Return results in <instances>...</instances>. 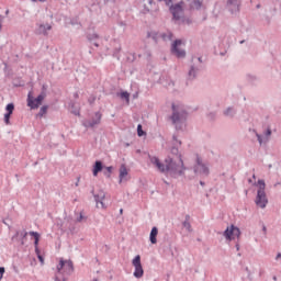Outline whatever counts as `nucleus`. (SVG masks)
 Masks as SVG:
<instances>
[{
    "mask_svg": "<svg viewBox=\"0 0 281 281\" xmlns=\"http://www.w3.org/2000/svg\"><path fill=\"white\" fill-rule=\"evenodd\" d=\"M172 111L173 114L171 116V120L173 124H177V122H183V120H186V113L179 114V106L172 104Z\"/></svg>",
    "mask_w": 281,
    "mask_h": 281,
    "instance_id": "nucleus-11",
    "label": "nucleus"
},
{
    "mask_svg": "<svg viewBox=\"0 0 281 281\" xmlns=\"http://www.w3.org/2000/svg\"><path fill=\"white\" fill-rule=\"evenodd\" d=\"M170 12H171L173 19H176V21H179V19H181V16L183 14V2L172 5L170 8Z\"/></svg>",
    "mask_w": 281,
    "mask_h": 281,
    "instance_id": "nucleus-10",
    "label": "nucleus"
},
{
    "mask_svg": "<svg viewBox=\"0 0 281 281\" xmlns=\"http://www.w3.org/2000/svg\"><path fill=\"white\" fill-rule=\"evenodd\" d=\"M189 76H194V68H191V70L189 71Z\"/></svg>",
    "mask_w": 281,
    "mask_h": 281,
    "instance_id": "nucleus-30",
    "label": "nucleus"
},
{
    "mask_svg": "<svg viewBox=\"0 0 281 281\" xmlns=\"http://www.w3.org/2000/svg\"><path fill=\"white\" fill-rule=\"evenodd\" d=\"M52 30V25L50 24H41L38 32L40 34H47V32Z\"/></svg>",
    "mask_w": 281,
    "mask_h": 281,
    "instance_id": "nucleus-19",
    "label": "nucleus"
},
{
    "mask_svg": "<svg viewBox=\"0 0 281 281\" xmlns=\"http://www.w3.org/2000/svg\"><path fill=\"white\" fill-rule=\"evenodd\" d=\"M121 98H122L123 100H126L127 104L131 103V94H130L128 92H122V93H121Z\"/></svg>",
    "mask_w": 281,
    "mask_h": 281,
    "instance_id": "nucleus-22",
    "label": "nucleus"
},
{
    "mask_svg": "<svg viewBox=\"0 0 281 281\" xmlns=\"http://www.w3.org/2000/svg\"><path fill=\"white\" fill-rule=\"evenodd\" d=\"M122 212H124V210L121 209V210H120V213L122 214Z\"/></svg>",
    "mask_w": 281,
    "mask_h": 281,
    "instance_id": "nucleus-37",
    "label": "nucleus"
},
{
    "mask_svg": "<svg viewBox=\"0 0 281 281\" xmlns=\"http://www.w3.org/2000/svg\"><path fill=\"white\" fill-rule=\"evenodd\" d=\"M194 170L199 175H210V169H207V167L203 164L201 158L196 159V165H195V169Z\"/></svg>",
    "mask_w": 281,
    "mask_h": 281,
    "instance_id": "nucleus-12",
    "label": "nucleus"
},
{
    "mask_svg": "<svg viewBox=\"0 0 281 281\" xmlns=\"http://www.w3.org/2000/svg\"><path fill=\"white\" fill-rule=\"evenodd\" d=\"M257 137H258L259 144H262V137L260 135H258V134H257Z\"/></svg>",
    "mask_w": 281,
    "mask_h": 281,
    "instance_id": "nucleus-31",
    "label": "nucleus"
},
{
    "mask_svg": "<svg viewBox=\"0 0 281 281\" xmlns=\"http://www.w3.org/2000/svg\"><path fill=\"white\" fill-rule=\"evenodd\" d=\"M181 47H183V42L181 40L175 41L171 45V54L177 58H186V50Z\"/></svg>",
    "mask_w": 281,
    "mask_h": 281,
    "instance_id": "nucleus-4",
    "label": "nucleus"
},
{
    "mask_svg": "<svg viewBox=\"0 0 281 281\" xmlns=\"http://www.w3.org/2000/svg\"><path fill=\"white\" fill-rule=\"evenodd\" d=\"M132 265L135 268L134 278H143L144 277V267H142V256L137 255L132 260Z\"/></svg>",
    "mask_w": 281,
    "mask_h": 281,
    "instance_id": "nucleus-6",
    "label": "nucleus"
},
{
    "mask_svg": "<svg viewBox=\"0 0 281 281\" xmlns=\"http://www.w3.org/2000/svg\"><path fill=\"white\" fill-rule=\"evenodd\" d=\"M33 3H36V1H40L41 3H45L47 0H31Z\"/></svg>",
    "mask_w": 281,
    "mask_h": 281,
    "instance_id": "nucleus-29",
    "label": "nucleus"
},
{
    "mask_svg": "<svg viewBox=\"0 0 281 281\" xmlns=\"http://www.w3.org/2000/svg\"><path fill=\"white\" fill-rule=\"evenodd\" d=\"M45 113H47V105L42 106L40 110V115H45Z\"/></svg>",
    "mask_w": 281,
    "mask_h": 281,
    "instance_id": "nucleus-25",
    "label": "nucleus"
},
{
    "mask_svg": "<svg viewBox=\"0 0 281 281\" xmlns=\"http://www.w3.org/2000/svg\"><path fill=\"white\" fill-rule=\"evenodd\" d=\"M235 10H238V7H235Z\"/></svg>",
    "mask_w": 281,
    "mask_h": 281,
    "instance_id": "nucleus-40",
    "label": "nucleus"
},
{
    "mask_svg": "<svg viewBox=\"0 0 281 281\" xmlns=\"http://www.w3.org/2000/svg\"><path fill=\"white\" fill-rule=\"evenodd\" d=\"M75 115H80V110L74 112Z\"/></svg>",
    "mask_w": 281,
    "mask_h": 281,
    "instance_id": "nucleus-33",
    "label": "nucleus"
},
{
    "mask_svg": "<svg viewBox=\"0 0 281 281\" xmlns=\"http://www.w3.org/2000/svg\"><path fill=\"white\" fill-rule=\"evenodd\" d=\"M258 184L259 190L257 191L256 205L261 207V210H265V207H267V203H269V200H267V193L265 192L266 184L263 180H259Z\"/></svg>",
    "mask_w": 281,
    "mask_h": 281,
    "instance_id": "nucleus-3",
    "label": "nucleus"
},
{
    "mask_svg": "<svg viewBox=\"0 0 281 281\" xmlns=\"http://www.w3.org/2000/svg\"><path fill=\"white\" fill-rule=\"evenodd\" d=\"M191 10H200L201 5H203V1L201 0H188Z\"/></svg>",
    "mask_w": 281,
    "mask_h": 281,
    "instance_id": "nucleus-17",
    "label": "nucleus"
},
{
    "mask_svg": "<svg viewBox=\"0 0 281 281\" xmlns=\"http://www.w3.org/2000/svg\"><path fill=\"white\" fill-rule=\"evenodd\" d=\"M119 183H122V181H127L126 179L128 177V169L126 168V165H121L120 170H119Z\"/></svg>",
    "mask_w": 281,
    "mask_h": 281,
    "instance_id": "nucleus-14",
    "label": "nucleus"
},
{
    "mask_svg": "<svg viewBox=\"0 0 281 281\" xmlns=\"http://www.w3.org/2000/svg\"><path fill=\"white\" fill-rule=\"evenodd\" d=\"M183 227H186L188 232H192V226L190 225V215L186 216V221L183 222Z\"/></svg>",
    "mask_w": 281,
    "mask_h": 281,
    "instance_id": "nucleus-20",
    "label": "nucleus"
},
{
    "mask_svg": "<svg viewBox=\"0 0 281 281\" xmlns=\"http://www.w3.org/2000/svg\"><path fill=\"white\" fill-rule=\"evenodd\" d=\"M45 100V94H40L36 99L32 97V92L27 95V106L31 109H38L40 105L43 104V101Z\"/></svg>",
    "mask_w": 281,
    "mask_h": 281,
    "instance_id": "nucleus-7",
    "label": "nucleus"
},
{
    "mask_svg": "<svg viewBox=\"0 0 281 281\" xmlns=\"http://www.w3.org/2000/svg\"><path fill=\"white\" fill-rule=\"evenodd\" d=\"M229 111H232V109H228V110L225 112V115H229Z\"/></svg>",
    "mask_w": 281,
    "mask_h": 281,
    "instance_id": "nucleus-34",
    "label": "nucleus"
},
{
    "mask_svg": "<svg viewBox=\"0 0 281 281\" xmlns=\"http://www.w3.org/2000/svg\"><path fill=\"white\" fill-rule=\"evenodd\" d=\"M137 135H138V137H144V135H146V132H144V130H142V124L137 125Z\"/></svg>",
    "mask_w": 281,
    "mask_h": 281,
    "instance_id": "nucleus-23",
    "label": "nucleus"
},
{
    "mask_svg": "<svg viewBox=\"0 0 281 281\" xmlns=\"http://www.w3.org/2000/svg\"><path fill=\"white\" fill-rule=\"evenodd\" d=\"M159 234V231L157 229V227H153L150 235H149V240L151 243V245H157V235Z\"/></svg>",
    "mask_w": 281,
    "mask_h": 281,
    "instance_id": "nucleus-16",
    "label": "nucleus"
},
{
    "mask_svg": "<svg viewBox=\"0 0 281 281\" xmlns=\"http://www.w3.org/2000/svg\"><path fill=\"white\" fill-rule=\"evenodd\" d=\"M224 237L226 240H236V238H240V228L231 225L224 232Z\"/></svg>",
    "mask_w": 281,
    "mask_h": 281,
    "instance_id": "nucleus-5",
    "label": "nucleus"
},
{
    "mask_svg": "<svg viewBox=\"0 0 281 281\" xmlns=\"http://www.w3.org/2000/svg\"><path fill=\"white\" fill-rule=\"evenodd\" d=\"M149 161L154 168H157L159 172H170V175H183L186 167L183 166V159L178 157L176 160L168 157L165 159V164L155 156L149 157Z\"/></svg>",
    "mask_w": 281,
    "mask_h": 281,
    "instance_id": "nucleus-1",
    "label": "nucleus"
},
{
    "mask_svg": "<svg viewBox=\"0 0 281 281\" xmlns=\"http://www.w3.org/2000/svg\"><path fill=\"white\" fill-rule=\"evenodd\" d=\"M56 270L55 280L67 281V276H71L74 273V261L59 258V263L57 265Z\"/></svg>",
    "mask_w": 281,
    "mask_h": 281,
    "instance_id": "nucleus-2",
    "label": "nucleus"
},
{
    "mask_svg": "<svg viewBox=\"0 0 281 281\" xmlns=\"http://www.w3.org/2000/svg\"><path fill=\"white\" fill-rule=\"evenodd\" d=\"M234 3H237L236 0H228V7L231 8L232 12H234V8H232V5H234Z\"/></svg>",
    "mask_w": 281,
    "mask_h": 281,
    "instance_id": "nucleus-26",
    "label": "nucleus"
},
{
    "mask_svg": "<svg viewBox=\"0 0 281 281\" xmlns=\"http://www.w3.org/2000/svg\"><path fill=\"white\" fill-rule=\"evenodd\" d=\"M179 146H181V142H178Z\"/></svg>",
    "mask_w": 281,
    "mask_h": 281,
    "instance_id": "nucleus-39",
    "label": "nucleus"
},
{
    "mask_svg": "<svg viewBox=\"0 0 281 281\" xmlns=\"http://www.w3.org/2000/svg\"><path fill=\"white\" fill-rule=\"evenodd\" d=\"M102 122V113H94V117L92 120H88L83 122V126L86 128H93V126H98Z\"/></svg>",
    "mask_w": 281,
    "mask_h": 281,
    "instance_id": "nucleus-9",
    "label": "nucleus"
},
{
    "mask_svg": "<svg viewBox=\"0 0 281 281\" xmlns=\"http://www.w3.org/2000/svg\"><path fill=\"white\" fill-rule=\"evenodd\" d=\"M0 273H1V276H0V279H1V278H3V273H5V268L0 267Z\"/></svg>",
    "mask_w": 281,
    "mask_h": 281,
    "instance_id": "nucleus-27",
    "label": "nucleus"
},
{
    "mask_svg": "<svg viewBox=\"0 0 281 281\" xmlns=\"http://www.w3.org/2000/svg\"><path fill=\"white\" fill-rule=\"evenodd\" d=\"M105 198L106 194L104 193V191H99V193L94 195V199L97 201V207H101L102 210L106 207V205L104 204Z\"/></svg>",
    "mask_w": 281,
    "mask_h": 281,
    "instance_id": "nucleus-13",
    "label": "nucleus"
},
{
    "mask_svg": "<svg viewBox=\"0 0 281 281\" xmlns=\"http://www.w3.org/2000/svg\"><path fill=\"white\" fill-rule=\"evenodd\" d=\"M78 183H80V178H78V181H77L76 186H78Z\"/></svg>",
    "mask_w": 281,
    "mask_h": 281,
    "instance_id": "nucleus-36",
    "label": "nucleus"
},
{
    "mask_svg": "<svg viewBox=\"0 0 281 281\" xmlns=\"http://www.w3.org/2000/svg\"><path fill=\"white\" fill-rule=\"evenodd\" d=\"M173 139L177 142V137L176 136H173Z\"/></svg>",
    "mask_w": 281,
    "mask_h": 281,
    "instance_id": "nucleus-38",
    "label": "nucleus"
},
{
    "mask_svg": "<svg viewBox=\"0 0 281 281\" xmlns=\"http://www.w3.org/2000/svg\"><path fill=\"white\" fill-rule=\"evenodd\" d=\"M29 234H30V236H33V238L35 240L34 241L35 251H36V255H37V258H38L41 265H45V259L42 257L41 250H38V240H41V235L37 232H30Z\"/></svg>",
    "mask_w": 281,
    "mask_h": 281,
    "instance_id": "nucleus-8",
    "label": "nucleus"
},
{
    "mask_svg": "<svg viewBox=\"0 0 281 281\" xmlns=\"http://www.w3.org/2000/svg\"><path fill=\"white\" fill-rule=\"evenodd\" d=\"M106 170H108L109 175H111V172H113V167H106Z\"/></svg>",
    "mask_w": 281,
    "mask_h": 281,
    "instance_id": "nucleus-28",
    "label": "nucleus"
},
{
    "mask_svg": "<svg viewBox=\"0 0 281 281\" xmlns=\"http://www.w3.org/2000/svg\"><path fill=\"white\" fill-rule=\"evenodd\" d=\"M267 137H270V135H271V130H267Z\"/></svg>",
    "mask_w": 281,
    "mask_h": 281,
    "instance_id": "nucleus-32",
    "label": "nucleus"
},
{
    "mask_svg": "<svg viewBox=\"0 0 281 281\" xmlns=\"http://www.w3.org/2000/svg\"><path fill=\"white\" fill-rule=\"evenodd\" d=\"M161 38H162V41H172V33L167 32L165 34H161Z\"/></svg>",
    "mask_w": 281,
    "mask_h": 281,
    "instance_id": "nucleus-21",
    "label": "nucleus"
},
{
    "mask_svg": "<svg viewBox=\"0 0 281 281\" xmlns=\"http://www.w3.org/2000/svg\"><path fill=\"white\" fill-rule=\"evenodd\" d=\"M77 223H82V221H87V217H85V214L82 212L79 213V215L76 218Z\"/></svg>",
    "mask_w": 281,
    "mask_h": 281,
    "instance_id": "nucleus-24",
    "label": "nucleus"
},
{
    "mask_svg": "<svg viewBox=\"0 0 281 281\" xmlns=\"http://www.w3.org/2000/svg\"><path fill=\"white\" fill-rule=\"evenodd\" d=\"M278 258H281V254H278V255H277V260H278Z\"/></svg>",
    "mask_w": 281,
    "mask_h": 281,
    "instance_id": "nucleus-35",
    "label": "nucleus"
},
{
    "mask_svg": "<svg viewBox=\"0 0 281 281\" xmlns=\"http://www.w3.org/2000/svg\"><path fill=\"white\" fill-rule=\"evenodd\" d=\"M7 113L4 114V123L10 124V116L14 113V103H9L5 106Z\"/></svg>",
    "mask_w": 281,
    "mask_h": 281,
    "instance_id": "nucleus-15",
    "label": "nucleus"
},
{
    "mask_svg": "<svg viewBox=\"0 0 281 281\" xmlns=\"http://www.w3.org/2000/svg\"><path fill=\"white\" fill-rule=\"evenodd\" d=\"M93 177H98V172H102V161L97 160L93 167Z\"/></svg>",
    "mask_w": 281,
    "mask_h": 281,
    "instance_id": "nucleus-18",
    "label": "nucleus"
}]
</instances>
